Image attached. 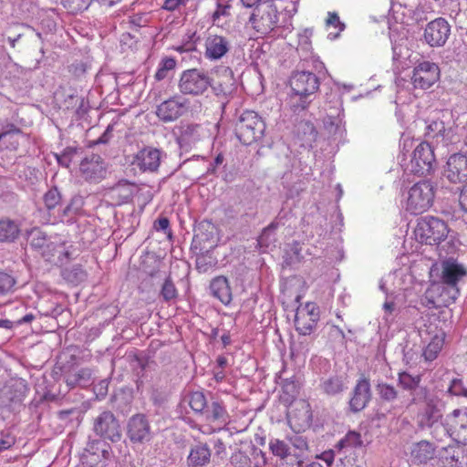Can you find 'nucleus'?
Segmentation results:
<instances>
[{"mask_svg": "<svg viewBox=\"0 0 467 467\" xmlns=\"http://www.w3.org/2000/svg\"><path fill=\"white\" fill-rule=\"evenodd\" d=\"M319 79L316 74L310 71H296L290 78V86L294 92L291 98V109L294 112H299L307 108V98L315 94L319 88Z\"/></svg>", "mask_w": 467, "mask_h": 467, "instance_id": "nucleus-1", "label": "nucleus"}, {"mask_svg": "<svg viewBox=\"0 0 467 467\" xmlns=\"http://www.w3.org/2000/svg\"><path fill=\"white\" fill-rule=\"evenodd\" d=\"M265 128V123L258 113L245 110L238 117L234 133L241 143L249 146L263 140Z\"/></svg>", "mask_w": 467, "mask_h": 467, "instance_id": "nucleus-2", "label": "nucleus"}, {"mask_svg": "<svg viewBox=\"0 0 467 467\" xmlns=\"http://www.w3.org/2000/svg\"><path fill=\"white\" fill-rule=\"evenodd\" d=\"M459 288H449L444 284L432 283L425 292L422 303L429 309L439 310V321H447L449 310L447 306L453 303L459 296Z\"/></svg>", "mask_w": 467, "mask_h": 467, "instance_id": "nucleus-3", "label": "nucleus"}, {"mask_svg": "<svg viewBox=\"0 0 467 467\" xmlns=\"http://www.w3.org/2000/svg\"><path fill=\"white\" fill-rule=\"evenodd\" d=\"M414 234L416 240L420 243L436 245L446 239L449 228L443 220L433 216H425L418 220Z\"/></svg>", "mask_w": 467, "mask_h": 467, "instance_id": "nucleus-4", "label": "nucleus"}, {"mask_svg": "<svg viewBox=\"0 0 467 467\" xmlns=\"http://www.w3.org/2000/svg\"><path fill=\"white\" fill-rule=\"evenodd\" d=\"M278 8L279 6L273 3L256 6L249 18L252 27L262 36L270 34L277 27Z\"/></svg>", "mask_w": 467, "mask_h": 467, "instance_id": "nucleus-5", "label": "nucleus"}, {"mask_svg": "<svg viewBox=\"0 0 467 467\" xmlns=\"http://www.w3.org/2000/svg\"><path fill=\"white\" fill-rule=\"evenodd\" d=\"M433 198L432 184L429 181L419 182L409 191L406 209L413 214L422 213L431 206Z\"/></svg>", "mask_w": 467, "mask_h": 467, "instance_id": "nucleus-6", "label": "nucleus"}, {"mask_svg": "<svg viewBox=\"0 0 467 467\" xmlns=\"http://www.w3.org/2000/svg\"><path fill=\"white\" fill-rule=\"evenodd\" d=\"M212 86V78L207 72L191 68L182 71L181 74L178 88L184 95H202Z\"/></svg>", "mask_w": 467, "mask_h": 467, "instance_id": "nucleus-7", "label": "nucleus"}, {"mask_svg": "<svg viewBox=\"0 0 467 467\" xmlns=\"http://www.w3.org/2000/svg\"><path fill=\"white\" fill-rule=\"evenodd\" d=\"M420 336L422 340L429 341L422 352L424 359H436L445 342L444 330L439 327V323H424L423 327L420 328Z\"/></svg>", "mask_w": 467, "mask_h": 467, "instance_id": "nucleus-8", "label": "nucleus"}, {"mask_svg": "<svg viewBox=\"0 0 467 467\" xmlns=\"http://www.w3.org/2000/svg\"><path fill=\"white\" fill-rule=\"evenodd\" d=\"M93 431L104 441L118 442L122 433L119 420L110 410L102 411L93 421Z\"/></svg>", "mask_w": 467, "mask_h": 467, "instance_id": "nucleus-9", "label": "nucleus"}, {"mask_svg": "<svg viewBox=\"0 0 467 467\" xmlns=\"http://www.w3.org/2000/svg\"><path fill=\"white\" fill-rule=\"evenodd\" d=\"M205 424L202 433L211 434L221 431L229 422V413L223 401L213 400L202 413Z\"/></svg>", "mask_w": 467, "mask_h": 467, "instance_id": "nucleus-10", "label": "nucleus"}, {"mask_svg": "<svg viewBox=\"0 0 467 467\" xmlns=\"http://www.w3.org/2000/svg\"><path fill=\"white\" fill-rule=\"evenodd\" d=\"M435 157L431 146L427 142L420 143L413 150L409 170L420 176H425L433 170Z\"/></svg>", "mask_w": 467, "mask_h": 467, "instance_id": "nucleus-11", "label": "nucleus"}, {"mask_svg": "<svg viewBox=\"0 0 467 467\" xmlns=\"http://www.w3.org/2000/svg\"><path fill=\"white\" fill-rule=\"evenodd\" d=\"M189 109V101L180 95H175L157 106L156 115L164 123L177 120Z\"/></svg>", "mask_w": 467, "mask_h": 467, "instance_id": "nucleus-12", "label": "nucleus"}, {"mask_svg": "<svg viewBox=\"0 0 467 467\" xmlns=\"http://www.w3.org/2000/svg\"><path fill=\"white\" fill-rule=\"evenodd\" d=\"M444 426L452 440L467 444V408L456 409L447 415Z\"/></svg>", "mask_w": 467, "mask_h": 467, "instance_id": "nucleus-13", "label": "nucleus"}, {"mask_svg": "<svg viewBox=\"0 0 467 467\" xmlns=\"http://www.w3.org/2000/svg\"><path fill=\"white\" fill-rule=\"evenodd\" d=\"M440 78V68L431 61H422L412 71L411 81L415 88L427 89Z\"/></svg>", "mask_w": 467, "mask_h": 467, "instance_id": "nucleus-14", "label": "nucleus"}, {"mask_svg": "<svg viewBox=\"0 0 467 467\" xmlns=\"http://www.w3.org/2000/svg\"><path fill=\"white\" fill-rule=\"evenodd\" d=\"M127 436L131 443L142 444L151 439V427L143 413L132 415L127 423Z\"/></svg>", "mask_w": 467, "mask_h": 467, "instance_id": "nucleus-15", "label": "nucleus"}, {"mask_svg": "<svg viewBox=\"0 0 467 467\" xmlns=\"http://www.w3.org/2000/svg\"><path fill=\"white\" fill-rule=\"evenodd\" d=\"M451 35V26L443 17L429 22L424 29V40L432 47H443Z\"/></svg>", "mask_w": 467, "mask_h": 467, "instance_id": "nucleus-16", "label": "nucleus"}, {"mask_svg": "<svg viewBox=\"0 0 467 467\" xmlns=\"http://www.w3.org/2000/svg\"><path fill=\"white\" fill-rule=\"evenodd\" d=\"M313 421V413L310 404L300 400L296 401L288 413V422L296 432H302L310 428Z\"/></svg>", "mask_w": 467, "mask_h": 467, "instance_id": "nucleus-17", "label": "nucleus"}, {"mask_svg": "<svg viewBox=\"0 0 467 467\" xmlns=\"http://www.w3.org/2000/svg\"><path fill=\"white\" fill-rule=\"evenodd\" d=\"M231 40L224 36L209 34L204 40V57L210 61L223 58L231 49Z\"/></svg>", "mask_w": 467, "mask_h": 467, "instance_id": "nucleus-18", "label": "nucleus"}, {"mask_svg": "<svg viewBox=\"0 0 467 467\" xmlns=\"http://www.w3.org/2000/svg\"><path fill=\"white\" fill-rule=\"evenodd\" d=\"M79 171L87 181L99 182L105 178L107 170L105 162L99 155L86 157L79 165Z\"/></svg>", "mask_w": 467, "mask_h": 467, "instance_id": "nucleus-19", "label": "nucleus"}, {"mask_svg": "<svg viewBox=\"0 0 467 467\" xmlns=\"http://www.w3.org/2000/svg\"><path fill=\"white\" fill-rule=\"evenodd\" d=\"M447 179L452 183L467 182V157L461 153L452 154L447 161L445 170Z\"/></svg>", "mask_w": 467, "mask_h": 467, "instance_id": "nucleus-20", "label": "nucleus"}, {"mask_svg": "<svg viewBox=\"0 0 467 467\" xmlns=\"http://www.w3.org/2000/svg\"><path fill=\"white\" fill-rule=\"evenodd\" d=\"M202 136V128L197 123H182L177 128L176 140L180 148L185 150L195 145Z\"/></svg>", "mask_w": 467, "mask_h": 467, "instance_id": "nucleus-21", "label": "nucleus"}, {"mask_svg": "<svg viewBox=\"0 0 467 467\" xmlns=\"http://www.w3.org/2000/svg\"><path fill=\"white\" fill-rule=\"evenodd\" d=\"M370 400V384L366 378L358 379L353 396L350 399L349 406L351 410L358 412L362 410Z\"/></svg>", "mask_w": 467, "mask_h": 467, "instance_id": "nucleus-22", "label": "nucleus"}, {"mask_svg": "<svg viewBox=\"0 0 467 467\" xmlns=\"http://www.w3.org/2000/svg\"><path fill=\"white\" fill-rule=\"evenodd\" d=\"M134 163L143 171H155L161 163V151L154 148H144L136 154Z\"/></svg>", "mask_w": 467, "mask_h": 467, "instance_id": "nucleus-23", "label": "nucleus"}, {"mask_svg": "<svg viewBox=\"0 0 467 467\" xmlns=\"http://www.w3.org/2000/svg\"><path fill=\"white\" fill-rule=\"evenodd\" d=\"M466 272L462 265L454 262L446 261L442 265L441 284L449 288H458V282L465 275Z\"/></svg>", "mask_w": 467, "mask_h": 467, "instance_id": "nucleus-24", "label": "nucleus"}, {"mask_svg": "<svg viewBox=\"0 0 467 467\" xmlns=\"http://www.w3.org/2000/svg\"><path fill=\"white\" fill-rule=\"evenodd\" d=\"M26 28L22 25H11L7 26L0 35V41L5 46L8 44L12 49H19L21 41L25 36L24 31Z\"/></svg>", "mask_w": 467, "mask_h": 467, "instance_id": "nucleus-25", "label": "nucleus"}, {"mask_svg": "<svg viewBox=\"0 0 467 467\" xmlns=\"http://www.w3.org/2000/svg\"><path fill=\"white\" fill-rule=\"evenodd\" d=\"M210 290L212 295L223 305H228L232 301V292L226 277L218 276L213 279Z\"/></svg>", "mask_w": 467, "mask_h": 467, "instance_id": "nucleus-26", "label": "nucleus"}, {"mask_svg": "<svg viewBox=\"0 0 467 467\" xmlns=\"http://www.w3.org/2000/svg\"><path fill=\"white\" fill-rule=\"evenodd\" d=\"M363 446V440L359 432L349 431L342 439L335 445V449L338 452L347 454L351 451L360 449Z\"/></svg>", "mask_w": 467, "mask_h": 467, "instance_id": "nucleus-27", "label": "nucleus"}, {"mask_svg": "<svg viewBox=\"0 0 467 467\" xmlns=\"http://www.w3.org/2000/svg\"><path fill=\"white\" fill-rule=\"evenodd\" d=\"M211 451L206 444L193 447L188 456V462L192 466H203L210 462Z\"/></svg>", "mask_w": 467, "mask_h": 467, "instance_id": "nucleus-28", "label": "nucleus"}, {"mask_svg": "<svg viewBox=\"0 0 467 467\" xmlns=\"http://www.w3.org/2000/svg\"><path fill=\"white\" fill-rule=\"evenodd\" d=\"M69 254L66 247V243L61 238L55 237L53 240H49L47 244V248L43 252V255L47 257L48 260L51 257L57 256L59 261L63 257H67Z\"/></svg>", "mask_w": 467, "mask_h": 467, "instance_id": "nucleus-29", "label": "nucleus"}, {"mask_svg": "<svg viewBox=\"0 0 467 467\" xmlns=\"http://www.w3.org/2000/svg\"><path fill=\"white\" fill-rule=\"evenodd\" d=\"M435 450L432 444L426 441L418 442L412 451L411 455L420 463H425L429 460H431L434 456Z\"/></svg>", "mask_w": 467, "mask_h": 467, "instance_id": "nucleus-30", "label": "nucleus"}, {"mask_svg": "<svg viewBox=\"0 0 467 467\" xmlns=\"http://www.w3.org/2000/svg\"><path fill=\"white\" fill-rule=\"evenodd\" d=\"M110 194L112 198L118 199L119 203L127 202L132 197V184L128 181H120L111 188Z\"/></svg>", "mask_w": 467, "mask_h": 467, "instance_id": "nucleus-31", "label": "nucleus"}, {"mask_svg": "<svg viewBox=\"0 0 467 467\" xmlns=\"http://www.w3.org/2000/svg\"><path fill=\"white\" fill-rule=\"evenodd\" d=\"M226 80L218 81L215 83L212 81V86H210L217 97H222L224 99L229 97L234 91V79L232 77L233 72L231 70H226Z\"/></svg>", "mask_w": 467, "mask_h": 467, "instance_id": "nucleus-32", "label": "nucleus"}, {"mask_svg": "<svg viewBox=\"0 0 467 467\" xmlns=\"http://www.w3.org/2000/svg\"><path fill=\"white\" fill-rule=\"evenodd\" d=\"M19 234L18 225L11 220L0 221V241L12 242Z\"/></svg>", "mask_w": 467, "mask_h": 467, "instance_id": "nucleus-33", "label": "nucleus"}, {"mask_svg": "<svg viewBox=\"0 0 467 467\" xmlns=\"http://www.w3.org/2000/svg\"><path fill=\"white\" fill-rule=\"evenodd\" d=\"M91 379V370L89 368H81L78 371L68 373L66 376V383L71 389L78 385L87 384Z\"/></svg>", "mask_w": 467, "mask_h": 467, "instance_id": "nucleus-34", "label": "nucleus"}, {"mask_svg": "<svg viewBox=\"0 0 467 467\" xmlns=\"http://www.w3.org/2000/svg\"><path fill=\"white\" fill-rule=\"evenodd\" d=\"M420 410L421 411L422 420L427 423L434 421L439 418V410L433 399H425L420 403Z\"/></svg>", "mask_w": 467, "mask_h": 467, "instance_id": "nucleus-35", "label": "nucleus"}, {"mask_svg": "<svg viewBox=\"0 0 467 467\" xmlns=\"http://www.w3.org/2000/svg\"><path fill=\"white\" fill-rule=\"evenodd\" d=\"M446 455L443 456V462L449 467H462L460 458L463 454V449L459 446H449L445 449Z\"/></svg>", "mask_w": 467, "mask_h": 467, "instance_id": "nucleus-36", "label": "nucleus"}, {"mask_svg": "<svg viewBox=\"0 0 467 467\" xmlns=\"http://www.w3.org/2000/svg\"><path fill=\"white\" fill-rule=\"evenodd\" d=\"M277 228L278 223L272 222L267 227H265L262 231L258 238V244L261 247H269L275 242V231Z\"/></svg>", "mask_w": 467, "mask_h": 467, "instance_id": "nucleus-37", "label": "nucleus"}, {"mask_svg": "<svg viewBox=\"0 0 467 467\" xmlns=\"http://www.w3.org/2000/svg\"><path fill=\"white\" fill-rule=\"evenodd\" d=\"M445 132L446 129L444 122L441 120H434L427 126L425 135L429 139H436L437 142H439L440 140L442 141L444 140Z\"/></svg>", "mask_w": 467, "mask_h": 467, "instance_id": "nucleus-38", "label": "nucleus"}, {"mask_svg": "<svg viewBox=\"0 0 467 467\" xmlns=\"http://www.w3.org/2000/svg\"><path fill=\"white\" fill-rule=\"evenodd\" d=\"M189 405L194 412L202 414L208 406L205 395L202 391L191 393Z\"/></svg>", "mask_w": 467, "mask_h": 467, "instance_id": "nucleus-39", "label": "nucleus"}, {"mask_svg": "<svg viewBox=\"0 0 467 467\" xmlns=\"http://www.w3.org/2000/svg\"><path fill=\"white\" fill-rule=\"evenodd\" d=\"M269 450L271 452L280 459L284 460L290 455V448L288 444L279 439H272L269 441Z\"/></svg>", "mask_w": 467, "mask_h": 467, "instance_id": "nucleus-40", "label": "nucleus"}, {"mask_svg": "<svg viewBox=\"0 0 467 467\" xmlns=\"http://www.w3.org/2000/svg\"><path fill=\"white\" fill-rule=\"evenodd\" d=\"M61 194L57 187L49 189L43 197L46 208L51 212L61 204Z\"/></svg>", "mask_w": 467, "mask_h": 467, "instance_id": "nucleus-41", "label": "nucleus"}, {"mask_svg": "<svg viewBox=\"0 0 467 467\" xmlns=\"http://www.w3.org/2000/svg\"><path fill=\"white\" fill-rule=\"evenodd\" d=\"M29 242L34 249L41 250L43 253L49 240H47V235L43 232L33 230L29 234Z\"/></svg>", "mask_w": 467, "mask_h": 467, "instance_id": "nucleus-42", "label": "nucleus"}, {"mask_svg": "<svg viewBox=\"0 0 467 467\" xmlns=\"http://www.w3.org/2000/svg\"><path fill=\"white\" fill-rule=\"evenodd\" d=\"M176 61L172 57H164L159 64L158 69L155 74L157 80H162L168 77L169 71L174 69Z\"/></svg>", "mask_w": 467, "mask_h": 467, "instance_id": "nucleus-43", "label": "nucleus"}, {"mask_svg": "<svg viewBox=\"0 0 467 467\" xmlns=\"http://www.w3.org/2000/svg\"><path fill=\"white\" fill-rule=\"evenodd\" d=\"M16 135H23L20 128L6 119L1 122L0 140L14 139Z\"/></svg>", "mask_w": 467, "mask_h": 467, "instance_id": "nucleus-44", "label": "nucleus"}, {"mask_svg": "<svg viewBox=\"0 0 467 467\" xmlns=\"http://www.w3.org/2000/svg\"><path fill=\"white\" fill-rule=\"evenodd\" d=\"M161 296L163 298L164 301L169 302L172 299H175L178 296L177 289L175 287V285L171 278L169 276L167 277L161 288L160 292Z\"/></svg>", "mask_w": 467, "mask_h": 467, "instance_id": "nucleus-45", "label": "nucleus"}, {"mask_svg": "<svg viewBox=\"0 0 467 467\" xmlns=\"http://www.w3.org/2000/svg\"><path fill=\"white\" fill-rule=\"evenodd\" d=\"M232 5L227 0H217L216 9L212 15L213 23L218 21L221 17H229L231 16Z\"/></svg>", "mask_w": 467, "mask_h": 467, "instance_id": "nucleus-46", "label": "nucleus"}, {"mask_svg": "<svg viewBox=\"0 0 467 467\" xmlns=\"http://www.w3.org/2000/svg\"><path fill=\"white\" fill-rule=\"evenodd\" d=\"M16 283L14 276L7 273L0 272V296L13 292Z\"/></svg>", "mask_w": 467, "mask_h": 467, "instance_id": "nucleus-47", "label": "nucleus"}, {"mask_svg": "<svg viewBox=\"0 0 467 467\" xmlns=\"http://www.w3.org/2000/svg\"><path fill=\"white\" fill-rule=\"evenodd\" d=\"M92 0H61L62 5L70 13H78L86 10Z\"/></svg>", "mask_w": 467, "mask_h": 467, "instance_id": "nucleus-48", "label": "nucleus"}, {"mask_svg": "<svg viewBox=\"0 0 467 467\" xmlns=\"http://www.w3.org/2000/svg\"><path fill=\"white\" fill-rule=\"evenodd\" d=\"M420 382V377L411 376L407 372H401L399 374V383L406 389H416Z\"/></svg>", "mask_w": 467, "mask_h": 467, "instance_id": "nucleus-49", "label": "nucleus"}, {"mask_svg": "<svg viewBox=\"0 0 467 467\" xmlns=\"http://www.w3.org/2000/svg\"><path fill=\"white\" fill-rule=\"evenodd\" d=\"M377 390L380 399L386 401H393L398 396V392L395 388L387 383H379Z\"/></svg>", "mask_w": 467, "mask_h": 467, "instance_id": "nucleus-50", "label": "nucleus"}, {"mask_svg": "<svg viewBox=\"0 0 467 467\" xmlns=\"http://www.w3.org/2000/svg\"><path fill=\"white\" fill-rule=\"evenodd\" d=\"M304 312H306L309 316L308 321H316L318 317V306L315 303L308 302L303 308H297L296 314L295 316V321H297Z\"/></svg>", "mask_w": 467, "mask_h": 467, "instance_id": "nucleus-51", "label": "nucleus"}, {"mask_svg": "<svg viewBox=\"0 0 467 467\" xmlns=\"http://www.w3.org/2000/svg\"><path fill=\"white\" fill-rule=\"evenodd\" d=\"M78 149L76 147L65 148L61 154L57 155V162L64 167H69L73 157L78 153Z\"/></svg>", "mask_w": 467, "mask_h": 467, "instance_id": "nucleus-52", "label": "nucleus"}, {"mask_svg": "<svg viewBox=\"0 0 467 467\" xmlns=\"http://www.w3.org/2000/svg\"><path fill=\"white\" fill-rule=\"evenodd\" d=\"M87 275L80 266H73L71 270L65 272V277L70 282H82Z\"/></svg>", "mask_w": 467, "mask_h": 467, "instance_id": "nucleus-53", "label": "nucleus"}, {"mask_svg": "<svg viewBox=\"0 0 467 467\" xmlns=\"http://www.w3.org/2000/svg\"><path fill=\"white\" fill-rule=\"evenodd\" d=\"M312 36L311 29H305V31L299 35V49L309 52L311 50V41L310 37Z\"/></svg>", "mask_w": 467, "mask_h": 467, "instance_id": "nucleus-54", "label": "nucleus"}, {"mask_svg": "<svg viewBox=\"0 0 467 467\" xmlns=\"http://www.w3.org/2000/svg\"><path fill=\"white\" fill-rule=\"evenodd\" d=\"M200 39V37L193 32L191 36H189V40L177 47L179 52H189L196 50V42Z\"/></svg>", "mask_w": 467, "mask_h": 467, "instance_id": "nucleus-55", "label": "nucleus"}, {"mask_svg": "<svg viewBox=\"0 0 467 467\" xmlns=\"http://www.w3.org/2000/svg\"><path fill=\"white\" fill-rule=\"evenodd\" d=\"M324 390L328 394H334L341 390V383L337 379H329L324 382Z\"/></svg>", "mask_w": 467, "mask_h": 467, "instance_id": "nucleus-56", "label": "nucleus"}, {"mask_svg": "<svg viewBox=\"0 0 467 467\" xmlns=\"http://www.w3.org/2000/svg\"><path fill=\"white\" fill-rule=\"evenodd\" d=\"M327 26H333L336 28H338L339 31H343L345 28V25L340 22L339 16L336 13H329L328 18L327 19Z\"/></svg>", "mask_w": 467, "mask_h": 467, "instance_id": "nucleus-57", "label": "nucleus"}, {"mask_svg": "<svg viewBox=\"0 0 467 467\" xmlns=\"http://www.w3.org/2000/svg\"><path fill=\"white\" fill-rule=\"evenodd\" d=\"M189 0H165L163 8L167 11H175L181 5H185Z\"/></svg>", "mask_w": 467, "mask_h": 467, "instance_id": "nucleus-58", "label": "nucleus"}, {"mask_svg": "<svg viewBox=\"0 0 467 467\" xmlns=\"http://www.w3.org/2000/svg\"><path fill=\"white\" fill-rule=\"evenodd\" d=\"M296 330L303 336L310 335L315 327L312 323H295Z\"/></svg>", "mask_w": 467, "mask_h": 467, "instance_id": "nucleus-59", "label": "nucleus"}, {"mask_svg": "<svg viewBox=\"0 0 467 467\" xmlns=\"http://www.w3.org/2000/svg\"><path fill=\"white\" fill-rule=\"evenodd\" d=\"M16 443V438L12 435H5L3 439L0 440V451H5Z\"/></svg>", "mask_w": 467, "mask_h": 467, "instance_id": "nucleus-60", "label": "nucleus"}, {"mask_svg": "<svg viewBox=\"0 0 467 467\" xmlns=\"http://www.w3.org/2000/svg\"><path fill=\"white\" fill-rule=\"evenodd\" d=\"M280 4V7H283L288 13H296V4L294 0H276Z\"/></svg>", "mask_w": 467, "mask_h": 467, "instance_id": "nucleus-61", "label": "nucleus"}, {"mask_svg": "<svg viewBox=\"0 0 467 467\" xmlns=\"http://www.w3.org/2000/svg\"><path fill=\"white\" fill-rule=\"evenodd\" d=\"M170 222L168 218L161 217L155 221L154 223V228L157 231H163L166 232L169 229Z\"/></svg>", "mask_w": 467, "mask_h": 467, "instance_id": "nucleus-62", "label": "nucleus"}, {"mask_svg": "<svg viewBox=\"0 0 467 467\" xmlns=\"http://www.w3.org/2000/svg\"><path fill=\"white\" fill-rule=\"evenodd\" d=\"M319 459L324 461L327 465H331L335 460V451L333 450L325 451L320 454Z\"/></svg>", "mask_w": 467, "mask_h": 467, "instance_id": "nucleus-63", "label": "nucleus"}, {"mask_svg": "<svg viewBox=\"0 0 467 467\" xmlns=\"http://www.w3.org/2000/svg\"><path fill=\"white\" fill-rule=\"evenodd\" d=\"M459 203L461 208L464 212H467V186L463 187L460 193Z\"/></svg>", "mask_w": 467, "mask_h": 467, "instance_id": "nucleus-64", "label": "nucleus"}]
</instances>
